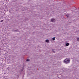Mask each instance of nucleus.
<instances>
[{"label": "nucleus", "mask_w": 79, "mask_h": 79, "mask_svg": "<svg viewBox=\"0 0 79 79\" xmlns=\"http://www.w3.org/2000/svg\"><path fill=\"white\" fill-rule=\"evenodd\" d=\"M64 63H66V64H68V63H69L70 62V60L68 59H66L64 61Z\"/></svg>", "instance_id": "nucleus-1"}, {"label": "nucleus", "mask_w": 79, "mask_h": 79, "mask_svg": "<svg viewBox=\"0 0 79 79\" xmlns=\"http://www.w3.org/2000/svg\"><path fill=\"white\" fill-rule=\"evenodd\" d=\"M51 21L52 22H55V19H51Z\"/></svg>", "instance_id": "nucleus-2"}, {"label": "nucleus", "mask_w": 79, "mask_h": 79, "mask_svg": "<svg viewBox=\"0 0 79 79\" xmlns=\"http://www.w3.org/2000/svg\"><path fill=\"white\" fill-rule=\"evenodd\" d=\"M66 47L69 46V43H67V44H66Z\"/></svg>", "instance_id": "nucleus-3"}, {"label": "nucleus", "mask_w": 79, "mask_h": 79, "mask_svg": "<svg viewBox=\"0 0 79 79\" xmlns=\"http://www.w3.org/2000/svg\"><path fill=\"white\" fill-rule=\"evenodd\" d=\"M46 42L48 43L49 42V40H46Z\"/></svg>", "instance_id": "nucleus-4"}, {"label": "nucleus", "mask_w": 79, "mask_h": 79, "mask_svg": "<svg viewBox=\"0 0 79 79\" xmlns=\"http://www.w3.org/2000/svg\"><path fill=\"white\" fill-rule=\"evenodd\" d=\"M52 40H55V37L53 38Z\"/></svg>", "instance_id": "nucleus-5"}, {"label": "nucleus", "mask_w": 79, "mask_h": 79, "mask_svg": "<svg viewBox=\"0 0 79 79\" xmlns=\"http://www.w3.org/2000/svg\"><path fill=\"white\" fill-rule=\"evenodd\" d=\"M30 61V60L29 59L27 60V61Z\"/></svg>", "instance_id": "nucleus-6"}, {"label": "nucleus", "mask_w": 79, "mask_h": 79, "mask_svg": "<svg viewBox=\"0 0 79 79\" xmlns=\"http://www.w3.org/2000/svg\"><path fill=\"white\" fill-rule=\"evenodd\" d=\"M0 22H3V20H2L0 21Z\"/></svg>", "instance_id": "nucleus-7"}, {"label": "nucleus", "mask_w": 79, "mask_h": 79, "mask_svg": "<svg viewBox=\"0 0 79 79\" xmlns=\"http://www.w3.org/2000/svg\"><path fill=\"white\" fill-rule=\"evenodd\" d=\"M77 40H78V41H79V38H77Z\"/></svg>", "instance_id": "nucleus-8"}, {"label": "nucleus", "mask_w": 79, "mask_h": 79, "mask_svg": "<svg viewBox=\"0 0 79 79\" xmlns=\"http://www.w3.org/2000/svg\"><path fill=\"white\" fill-rule=\"evenodd\" d=\"M66 16H67V17H68V15H66Z\"/></svg>", "instance_id": "nucleus-9"}]
</instances>
